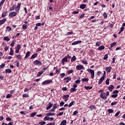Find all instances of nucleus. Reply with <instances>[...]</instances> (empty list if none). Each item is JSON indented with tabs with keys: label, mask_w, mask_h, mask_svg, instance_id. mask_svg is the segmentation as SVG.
<instances>
[{
	"label": "nucleus",
	"mask_w": 125,
	"mask_h": 125,
	"mask_svg": "<svg viewBox=\"0 0 125 125\" xmlns=\"http://www.w3.org/2000/svg\"><path fill=\"white\" fill-rule=\"evenodd\" d=\"M76 60H77V57H76V56H73L72 57L70 61L71 62H74V61H76Z\"/></svg>",
	"instance_id": "22"
},
{
	"label": "nucleus",
	"mask_w": 125,
	"mask_h": 125,
	"mask_svg": "<svg viewBox=\"0 0 125 125\" xmlns=\"http://www.w3.org/2000/svg\"><path fill=\"white\" fill-rule=\"evenodd\" d=\"M94 105H91L90 106L89 108L90 109V110H94Z\"/></svg>",
	"instance_id": "59"
},
{
	"label": "nucleus",
	"mask_w": 125,
	"mask_h": 125,
	"mask_svg": "<svg viewBox=\"0 0 125 125\" xmlns=\"http://www.w3.org/2000/svg\"><path fill=\"white\" fill-rule=\"evenodd\" d=\"M46 123L44 121H41L40 122H39V125H45Z\"/></svg>",
	"instance_id": "50"
},
{
	"label": "nucleus",
	"mask_w": 125,
	"mask_h": 125,
	"mask_svg": "<svg viewBox=\"0 0 125 125\" xmlns=\"http://www.w3.org/2000/svg\"><path fill=\"white\" fill-rule=\"evenodd\" d=\"M74 104H75V101H72L70 103V104L68 105L69 108L72 107V106H73V105H74Z\"/></svg>",
	"instance_id": "32"
},
{
	"label": "nucleus",
	"mask_w": 125,
	"mask_h": 125,
	"mask_svg": "<svg viewBox=\"0 0 125 125\" xmlns=\"http://www.w3.org/2000/svg\"><path fill=\"white\" fill-rule=\"evenodd\" d=\"M4 66H5V64L2 63L0 65V69H2V68L4 67Z\"/></svg>",
	"instance_id": "57"
},
{
	"label": "nucleus",
	"mask_w": 125,
	"mask_h": 125,
	"mask_svg": "<svg viewBox=\"0 0 125 125\" xmlns=\"http://www.w3.org/2000/svg\"><path fill=\"white\" fill-rule=\"evenodd\" d=\"M6 14H7V11H4L2 13V17L3 18L4 17H5L6 16Z\"/></svg>",
	"instance_id": "26"
},
{
	"label": "nucleus",
	"mask_w": 125,
	"mask_h": 125,
	"mask_svg": "<svg viewBox=\"0 0 125 125\" xmlns=\"http://www.w3.org/2000/svg\"><path fill=\"white\" fill-rule=\"evenodd\" d=\"M87 71L91 74V79H94V76H95L94 70H92L88 68L87 69Z\"/></svg>",
	"instance_id": "2"
},
{
	"label": "nucleus",
	"mask_w": 125,
	"mask_h": 125,
	"mask_svg": "<svg viewBox=\"0 0 125 125\" xmlns=\"http://www.w3.org/2000/svg\"><path fill=\"white\" fill-rule=\"evenodd\" d=\"M109 82L110 79H109V78H107L105 81V84H106V85H109Z\"/></svg>",
	"instance_id": "35"
},
{
	"label": "nucleus",
	"mask_w": 125,
	"mask_h": 125,
	"mask_svg": "<svg viewBox=\"0 0 125 125\" xmlns=\"http://www.w3.org/2000/svg\"><path fill=\"white\" fill-rule=\"evenodd\" d=\"M36 115H37V113L34 112V113H32L31 114H30V118H33L34 117V116H36Z\"/></svg>",
	"instance_id": "36"
},
{
	"label": "nucleus",
	"mask_w": 125,
	"mask_h": 125,
	"mask_svg": "<svg viewBox=\"0 0 125 125\" xmlns=\"http://www.w3.org/2000/svg\"><path fill=\"white\" fill-rule=\"evenodd\" d=\"M100 45H101V42H98L96 43V46H100Z\"/></svg>",
	"instance_id": "48"
},
{
	"label": "nucleus",
	"mask_w": 125,
	"mask_h": 125,
	"mask_svg": "<svg viewBox=\"0 0 125 125\" xmlns=\"http://www.w3.org/2000/svg\"><path fill=\"white\" fill-rule=\"evenodd\" d=\"M103 16L104 18H107V13H106V12H104Z\"/></svg>",
	"instance_id": "61"
},
{
	"label": "nucleus",
	"mask_w": 125,
	"mask_h": 125,
	"mask_svg": "<svg viewBox=\"0 0 125 125\" xmlns=\"http://www.w3.org/2000/svg\"><path fill=\"white\" fill-rule=\"evenodd\" d=\"M33 64L34 65H35V66H42V62H41L39 60H36L33 62Z\"/></svg>",
	"instance_id": "3"
},
{
	"label": "nucleus",
	"mask_w": 125,
	"mask_h": 125,
	"mask_svg": "<svg viewBox=\"0 0 125 125\" xmlns=\"http://www.w3.org/2000/svg\"><path fill=\"white\" fill-rule=\"evenodd\" d=\"M16 42V41H15V40L13 41L10 44L11 46H12V47L14 46V42Z\"/></svg>",
	"instance_id": "45"
},
{
	"label": "nucleus",
	"mask_w": 125,
	"mask_h": 125,
	"mask_svg": "<svg viewBox=\"0 0 125 125\" xmlns=\"http://www.w3.org/2000/svg\"><path fill=\"white\" fill-rule=\"evenodd\" d=\"M16 15H17V12H12L9 14V17L13 18V17H15Z\"/></svg>",
	"instance_id": "4"
},
{
	"label": "nucleus",
	"mask_w": 125,
	"mask_h": 125,
	"mask_svg": "<svg viewBox=\"0 0 125 125\" xmlns=\"http://www.w3.org/2000/svg\"><path fill=\"white\" fill-rule=\"evenodd\" d=\"M82 83H88L89 79L87 78H83L81 80Z\"/></svg>",
	"instance_id": "16"
},
{
	"label": "nucleus",
	"mask_w": 125,
	"mask_h": 125,
	"mask_svg": "<svg viewBox=\"0 0 125 125\" xmlns=\"http://www.w3.org/2000/svg\"><path fill=\"white\" fill-rule=\"evenodd\" d=\"M14 9H15V8H14V6L10 7L9 9L10 11H13V10H14Z\"/></svg>",
	"instance_id": "58"
},
{
	"label": "nucleus",
	"mask_w": 125,
	"mask_h": 125,
	"mask_svg": "<svg viewBox=\"0 0 125 125\" xmlns=\"http://www.w3.org/2000/svg\"><path fill=\"white\" fill-rule=\"evenodd\" d=\"M82 63L83 64H84L85 65H86V64H87V61H86V60H83Z\"/></svg>",
	"instance_id": "49"
},
{
	"label": "nucleus",
	"mask_w": 125,
	"mask_h": 125,
	"mask_svg": "<svg viewBox=\"0 0 125 125\" xmlns=\"http://www.w3.org/2000/svg\"><path fill=\"white\" fill-rule=\"evenodd\" d=\"M71 80H72V78L69 77H67L66 78H65L63 79V81L65 83H69V82H70V81H71Z\"/></svg>",
	"instance_id": "10"
},
{
	"label": "nucleus",
	"mask_w": 125,
	"mask_h": 125,
	"mask_svg": "<svg viewBox=\"0 0 125 125\" xmlns=\"http://www.w3.org/2000/svg\"><path fill=\"white\" fill-rule=\"evenodd\" d=\"M3 40H4V41H6L7 42H9V41H10V38H9V37H8V36H7V37H4Z\"/></svg>",
	"instance_id": "29"
},
{
	"label": "nucleus",
	"mask_w": 125,
	"mask_h": 125,
	"mask_svg": "<svg viewBox=\"0 0 125 125\" xmlns=\"http://www.w3.org/2000/svg\"><path fill=\"white\" fill-rule=\"evenodd\" d=\"M22 29H23V30L27 29V24H23L22 25Z\"/></svg>",
	"instance_id": "42"
},
{
	"label": "nucleus",
	"mask_w": 125,
	"mask_h": 125,
	"mask_svg": "<svg viewBox=\"0 0 125 125\" xmlns=\"http://www.w3.org/2000/svg\"><path fill=\"white\" fill-rule=\"evenodd\" d=\"M44 121H49V117L47 116L44 118Z\"/></svg>",
	"instance_id": "47"
},
{
	"label": "nucleus",
	"mask_w": 125,
	"mask_h": 125,
	"mask_svg": "<svg viewBox=\"0 0 125 125\" xmlns=\"http://www.w3.org/2000/svg\"><path fill=\"white\" fill-rule=\"evenodd\" d=\"M103 59H104V60H107V59H108V54H105L104 56Z\"/></svg>",
	"instance_id": "41"
},
{
	"label": "nucleus",
	"mask_w": 125,
	"mask_h": 125,
	"mask_svg": "<svg viewBox=\"0 0 125 125\" xmlns=\"http://www.w3.org/2000/svg\"><path fill=\"white\" fill-rule=\"evenodd\" d=\"M78 13H79V11H73V12H72V14H78Z\"/></svg>",
	"instance_id": "64"
},
{
	"label": "nucleus",
	"mask_w": 125,
	"mask_h": 125,
	"mask_svg": "<svg viewBox=\"0 0 125 125\" xmlns=\"http://www.w3.org/2000/svg\"><path fill=\"white\" fill-rule=\"evenodd\" d=\"M98 50H102L103 49H105V46L102 45L98 48Z\"/></svg>",
	"instance_id": "23"
},
{
	"label": "nucleus",
	"mask_w": 125,
	"mask_h": 125,
	"mask_svg": "<svg viewBox=\"0 0 125 125\" xmlns=\"http://www.w3.org/2000/svg\"><path fill=\"white\" fill-rule=\"evenodd\" d=\"M17 59H19V60H21L22 59V56L21 55H18L17 56Z\"/></svg>",
	"instance_id": "38"
},
{
	"label": "nucleus",
	"mask_w": 125,
	"mask_h": 125,
	"mask_svg": "<svg viewBox=\"0 0 125 125\" xmlns=\"http://www.w3.org/2000/svg\"><path fill=\"white\" fill-rule=\"evenodd\" d=\"M68 75H70V74H73L74 73V70H70L67 72Z\"/></svg>",
	"instance_id": "46"
},
{
	"label": "nucleus",
	"mask_w": 125,
	"mask_h": 125,
	"mask_svg": "<svg viewBox=\"0 0 125 125\" xmlns=\"http://www.w3.org/2000/svg\"><path fill=\"white\" fill-rule=\"evenodd\" d=\"M124 30H125V27L122 26L120 28V31L119 32L118 34L120 35V34H121L122 32H123L124 31Z\"/></svg>",
	"instance_id": "28"
},
{
	"label": "nucleus",
	"mask_w": 125,
	"mask_h": 125,
	"mask_svg": "<svg viewBox=\"0 0 125 125\" xmlns=\"http://www.w3.org/2000/svg\"><path fill=\"white\" fill-rule=\"evenodd\" d=\"M16 49L20 50L21 49V45L19 44H18Z\"/></svg>",
	"instance_id": "52"
},
{
	"label": "nucleus",
	"mask_w": 125,
	"mask_h": 125,
	"mask_svg": "<svg viewBox=\"0 0 125 125\" xmlns=\"http://www.w3.org/2000/svg\"><path fill=\"white\" fill-rule=\"evenodd\" d=\"M121 113V111H118L115 115V117H118V116H119V115H120V114Z\"/></svg>",
	"instance_id": "56"
},
{
	"label": "nucleus",
	"mask_w": 125,
	"mask_h": 125,
	"mask_svg": "<svg viewBox=\"0 0 125 125\" xmlns=\"http://www.w3.org/2000/svg\"><path fill=\"white\" fill-rule=\"evenodd\" d=\"M81 83V81L80 80H78L75 81V83L78 84V83Z\"/></svg>",
	"instance_id": "53"
},
{
	"label": "nucleus",
	"mask_w": 125,
	"mask_h": 125,
	"mask_svg": "<svg viewBox=\"0 0 125 125\" xmlns=\"http://www.w3.org/2000/svg\"><path fill=\"white\" fill-rule=\"evenodd\" d=\"M4 1H5V0H1V2H0V5H2V4L4 3Z\"/></svg>",
	"instance_id": "60"
},
{
	"label": "nucleus",
	"mask_w": 125,
	"mask_h": 125,
	"mask_svg": "<svg viewBox=\"0 0 125 125\" xmlns=\"http://www.w3.org/2000/svg\"><path fill=\"white\" fill-rule=\"evenodd\" d=\"M37 56H38V53H36L35 54H33V55H32V56L30 58V59H34V58H36V57H37Z\"/></svg>",
	"instance_id": "31"
},
{
	"label": "nucleus",
	"mask_w": 125,
	"mask_h": 125,
	"mask_svg": "<svg viewBox=\"0 0 125 125\" xmlns=\"http://www.w3.org/2000/svg\"><path fill=\"white\" fill-rule=\"evenodd\" d=\"M83 65L82 64H79L76 66V69H77V70H79V71L82 70V69H83Z\"/></svg>",
	"instance_id": "9"
},
{
	"label": "nucleus",
	"mask_w": 125,
	"mask_h": 125,
	"mask_svg": "<svg viewBox=\"0 0 125 125\" xmlns=\"http://www.w3.org/2000/svg\"><path fill=\"white\" fill-rule=\"evenodd\" d=\"M22 97H29V95L27 94H24L22 95Z\"/></svg>",
	"instance_id": "63"
},
{
	"label": "nucleus",
	"mask_w": 125,
	"mask_h": 125,
	"mask_svg": "<svg viewBox=\"0 0 125 125\" xmlns=\"http://www.w3.org/2000/svg\"><path fill=\"white\" fill-rule=\"evenodd\" d=\"M84 88L86 90H88L89 89H92V86H84Z\"/></svg>",
	"instance_id": "27"
},
{
	"label": "nucleus",
	"mask_w": 125,
	"mask_h": 125,
	"mask_svg": "<svg viewBox=\"0 0 125 125\" xmlns=\"http://www.w3.org/2000/svg\"><path fill=\"white\" fill-rule=\"evenodd\" d=\"M69 97L70 96L69 95H63L62 99H64V101H68Z\"/></svg>",
	"instance_id": "11"
},
{
	"label": "nucleus",
	"mask_w": 125,
	"mask_h": 125,
	"mask_svg": "<svg viewBox=\"0 0 125 125\" xmlns=\"http://www.w3.org/2000/svg\"><path fill=\"white\" fill-rule=\"evenodd\" d=\"M52 82V80H46L42 83V84L43 85H45V84H49V83H50Z\"/></svg>",
	"instance_id": "8"
},
{
	"label": "nucleus",
	"mask_w": 125,
	"mask_h": 125,
	"mask_svg": "<svg viewBox=\"0 0 125 125\" xmlns=\"http://www.w3.org/2000/svg\"><path fill=\"white\" fill-rule=\"evenodd\" d=\"M6 120L7 122H11V118H6Z\"/></svg>",
	"instance_id": "62"
},
{
	"label": "nucleus",
	"mask_w": 125,
	"mask_h": 125,
	"mask_svg": "<svg viewBox=\"0 0 125 125\" xmlns=\"http://www.w3.org/2000/svg\"><path fill=\"white\" fill-rule=\"evenodd\" d=\"M15 63H16L17 67H19V62L16 61Z\"/></svg>",
	"instance_id": "54"
},
{
	"label": "nucleus",
	"mask_w": 125,
	"mask_h": 125,
	"mask_svg": "<svg viewBox=\"0 0 125 125\" xmlns=\"http://www.w3.org/2000/svg\"><path fill=\"white\" fill-rule=\"evenodd\" d=\"M14 50H13V49H12V48H10V51L9 52V55H14Z\"/></svg>",
	"instance_id": "21"
},
{
	"label": "nucleus",
	"mask_w": 125,
	"mask_h": 125,
	"mask_svg": "<svg viewBox=\"0 0 125 125\" xmlns=\"http://www.w3.org/2000/svg\"><path fill=\"white\" fill-rule=\"evenodd\" d=\"M11 96H12V95H11L10 94H8L6 97V98H10V97H11Z\"/></svg>",
	"instance_id": "55"
},
{
	"label": "nucleus",
	"mask_w": 125,
	"mask_h": 125,
	"mask_svg": "<svg viewBox=\"0 0 125 125\" xmlns=\"http://www.w3.org/2000/svg\"><path fill=\"white\" fill-rule=\"evenodd\" d=\"M65 62H68V57H64L62 60V64L65 65Z\"/></svg>",
	"instance_id": "7"
},
{
	"label": "nucleus",
	"mask_w": 125,
	"mask_h": 125,
	"mask_svg": "<svg viewBox=\"0 0 125 125\" xmlns=\"http://www.w3.org/2000/svg\"><path fill=\"white\" fill-rule=\"evenodd\" d=\"M117 97H118L117 94H114L111 95V97H112V98H116Z\"/></svg>",
	"instance_id": "44"
},
{
	"label": "nucleus",
	"mask_w": 125,
	"mask_h": 125,
	"mask_svg": "<svg viewBox=\"0 0 125 125\" xmlns=\"http://www.w3.org/2000/svg\"><path fill=\"white\" fill-rule=\"evenodd\" d=\"M82 42L81 41H78L72 43V45H76V44H79V43H81Z\"/></svg>",
	"instance_id": "18"
},
{
	"label": "nucleus",
	"mask_w": 125,
	"mask_h": 125,
	"mask_svg": "<svg viewBox=\"0 0 125 125\" xmlns=\"http://www.w3.org/2000/svg\"><path fill=\"white\" fill-rule=\"evenodd\" d=\"M11 72H12V71L10 69H6L5 70V73H11Z\"/></svg>",
	"instance_id": "39"
},
{
	"label": "nucleus",
	"mask_w": 125,
	"mask_h": 125,
	"mask_svg": "<svg viewBox=\"0 0 125 125\" xmlns=\"http://www.w3.org/2000/svg\"><path fill=\"white\" fill-rule=\"evenodd\" d=\"M110 93L109 91H107L106 93L105 92H102L100 94V97L102 99H104V100L107 99V97L109 96Z\"/></svg>",
	"instance_id": "1"
},
{
	"label": "nucleus",
	"mask_w": 125,
	"mask_h": 125,
	"mask_svg": "<svg viewBox=\"0 0 125 125\" xmlns=\"http://www.w3.org/2000/svg\"><path fill=\"white\" fill-rule=\"evenodd\" d=\"M30 56V51H27L26 53L25 57L24 58H28Z\"/></svg>",
	"instance_id": "33"
},
{
	"label": "nucleus",
	"mask_w": 125,
	"mask_h": 125,
	"mask_svg": "<svg viewBox=\"0 0 125 125\" xmlns=\"http://www.w3.org/2000/svg\"><path fill=\"white\" fill-rule=\"evenodd\" d=\"M67 125V121L66 120H62L60 124V125Z\"/></svg>",
	"instance_id": "20"
},
{
	"label": "nucleus",
	"mask_w": 125,
	"mask_h": 125,
	"mask_svg": "<svg viewBox=\"0 0 125 125\" xmlns=\"http://www.w3.org/2000/svg\"><path fill=\"white\" fill-rule=\"evenodd\" d=\"M116 44H117V42H113L112 43H111L110 44L111 48H112V47H114V46H115V45H116Z\"/></svg>",
	"instance_id": "30"
},
{
	"label": "nucleus",
	"mask_w": 125,
	"mask_h": 125,
	"mask_svg": "<svg viewBox=\"0 0 125 125\" xmlns=\"http://www.w3.org/2000/svg\"><path fill=\"white\" fill-rule=\"evenodd\" d=\"M57 109V103L53 104L52 108L49 110V112H55V109Z\"/></svg>",
	"instance_id": "5"
},
{
	"label": "nucleus",
	"mask_w": 125,
	"mask_h": 125,
	"mask_svg": "<svg viewBox=\"0 0 125 125\" xmlns=\"http://www.w3.org/2000/svg\"><path fill=\"white\" fill-rule=\"evenodd\" d=\"M114 88V85H111L110 86L108 87V90H109V91H112Z\"/></svg>",
	"instance_id": "25"
},
{
	"label": "nucleus",
	"mask_w": 125,
	"mask_h": 125,
	"mask_svg": "<svg viewBox=\"0 0 125 125\" xmlns=\"http://www.w3.org/2000/svg\"><path fill=\"white\" fill-rule=\"evenodd\" d=\"M76 90H77V89L74 88H71L70 89V91L71 93L74 92V91H76Z\"/></svg>",
	"instance_id": "37"
},
{
	"label": "nucleus",
	"mask_w": 125,
	"mask_h": 125,
	"mask_svg": "<svg viewBox=\"0 0 125 125\" xmlns=\"http://www.w3.org/2000/svg\"><path fill=\"white\" fill-rule=\"evenodd\" d=\"M86 7V5H85V4H82L80 5V8H81V9H84V8H85Z\"/></svg>",
	"instance_id": "24"
},
{
	"label": "nucleus",
	"mask_w": 125,
	"mask_h": 125,
	"mask_svg": "<svg viewBox=\"0 0 125 125\" xmlns=\"http://www.w3.org/2000/svg\"><path fill=\"white\" fill-rule=\"evenodd\" d=\"M52 106H53V104L51 103H49V105L46 107V110H49V109H51L52 107Z\"/></svg>",
	"instance_id": "15"
},
{
	"label": "nucleus",
	"mask_w": 125,
	"mask_h": 125,
	"mask_svg": "<svg viewBox=\"0 0 125 125\" xmlns=\"http://www.w3.org/2000/svg\"><path fill=\"white\" fill-rule=\"evenodd\" d=\"M65 74L64 73H62L60 75V77L61 79H63L64 77H65Z\"/></svg>",
	"instance_id": "34"
},
{
	"label": "nucleus",
	"mask_w": 125,
	"mask_h": 125,
	"mask_svg": "<svg viewBox=\"0 0 125 125\" xmlns=\"http://www.w3.org/2000/svg\"><path fill=\"white\" fill-rule=\"evenodd\" d=\"M111 70H112V67L111 66L105 67L106 73H111Z\"/></svg>",
	"instance_id": "13"
},
{
	"label": "nucleus",
	"mask_w": 125,
	"mask_h": 125,
	"mask_svg": "<svg viewBox=\"0 0 125 125\" xmlns=\"http://www.w3.org/2000/svg\"><path fill=\"white\" fill-rule=\"evenodd\" d=\"M20 6H21V3H19L17 7L16 8V10L17 12H19V11L20 10Z\"/></svg>",
	"instance_id": "14"
},
{
	"label": "nucleus",
	"mask_w": 125,
	"mask_h": 125,
	"mask_svg": "<svg viewBox=\"0 0 125 125\" xmlns=\"http://www.w3.org/2000/svg\"><path fill=\"white\" fill-rule=\"evenodd\" d=\"M105 79V77L102 76L99 80V82H98V84H101L102 83V82L103 81H104Z\"/></svg>",
	"instance_id": "12"
},
{
	"label": "nucleus",
	"mask_w": 125,
	"mask_h": 125,
	"mask_svg": "<svg viewBox=\"0 0 125 125\" xmlns=\"http://www.w3.org/2000/svg\"><path fill=\"white\" fill-rule=\"evenodd\" d=\"M107 112L109 113V114H111V113H114V110L112 109H109L107 110Z\"/></svg>",
	"instance_id": "40"
},
{
	"label": "nucleus",
	"mask_w": 125,
	"mask_h": 125,
	"mask_svg": "<svg viewBox=\"0 0 125 125\" xmlns=\"http://www.w3.org/2000/svg\"><path fill=\"white\" fill-rule=\"evenodd\" d=\"M6 30H7L8 32H10V31H11V27H10V26H7L6 27Z\"/></svg>",
	"instance_id": "43"
},
{
	"label": "nucleus",
	"mask_w": 125,
	"mask_h": 125,
	"mask_svg": "<svg viewBox=\"0 0 125 125\" xmlns=\"http://www.w3.org/2000/svg\"><path fill=\"white\" fill-rule=\"evenodd\" d=\"M55 115V113L52 112H48L47 114H46V116H47V117H49L50 116H54Z\"/></svg>",
	"instance_id": "19"
},
{
	"label": "nucleus",
	"mask_w": 125,
	"mask_h": 125,
	"mask_svg": "<svg viewBox=\"0 0 125 125\" xmlns=\"http://www.w3.org/2000/svg\"><path fill=\"white\" fill-rule=\"evenodd\" d=\"M6 21V18L3 19L0 21V26H1L2 24H4L5 22Z\"/></svg>",
	"instance_id": "17"
},
{
	"label": "nucleus",
	"mask_w": 125,
	"mask_h": 125,
	"mask_svg": "<svg viewBox=\"0 0 125 125\" xmlns=\"http://www.w3.org/2000/svg\"><path fill=\"white\" fill-rule=\"evenodd\" d=\"M78 113H79V111H78V110H75V111H74L73 114H72V116H76V115H77Z\"/></svg>",
	"instance_id": "51"
},
{
	"label": "nucleus",
	"mask_w": 125,
	"mask_h": 125,
	"mask_svg": "<svg viewBox=\"0 0 125 125\" xmlns=\"http://www.w3.org/2000/svg\"><path fill=\"white\" fill-rule=\"evenodd\" d=\"M42 70L43 71H41L40 72H39L37 73V77H41V76H42V74H43V72H44L45 71V70H47V68H44L42 69Z\"/></svg>",
	"instance_id": "6"
}]
</instances>
